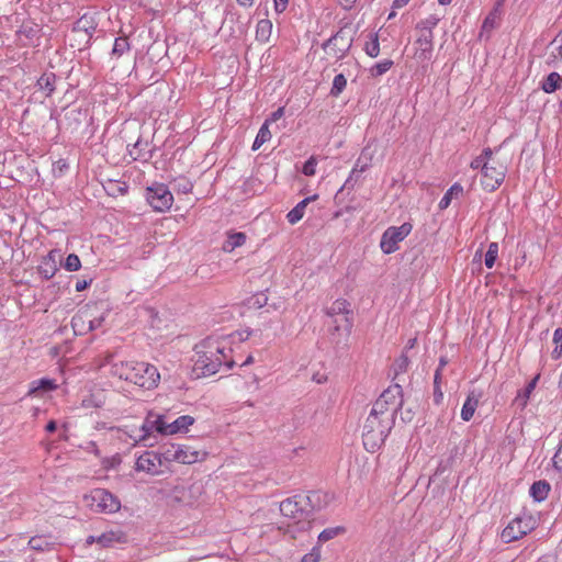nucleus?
Listing matches in <instances>:
<instances>
[{"label":"nucleus","instance_id":"f257e3e1","mask_svg":"<svg viewBox=\"0 0 562 562\" xmlns=\"http://www.w3.org/2000/svg\"><path fill=\"white\" fill-rule=\"evenodd\" d=\"M196 360L194 370L203 375H213L222 367L229 370L234 366L232 349L226 337H207L195 346Z\"/></svg>","mask_w":562,"mask_h":562},{"label":"nucleus","instance_id":"f03ea898","mask_svg":"<svg viewBox=\"0 0 562 562\" xmlns=\"http://www.w3.org/2000/svg\"><path fill=\"white\" fill-rule=\"evenodd\" d=\"M110 372L146 390L156 387L160 380L157 368L143 361H117L112 363Z\"/></svg>","mask_w":562,"mask_h":562},{"label":"nucleus","instance_id":"7ed1b4c3","mask_svg":"<svg viewBox=\"0 0 562 562\" xmlns=\"http://www.w3.org/2000/svg\"><path fill=\"white\" fill-rule=\"evenodd\" d=\"M394 423V419L369 414L362 431V440L366 450L369 452L379 450L387 438Z\"/></svg>","mask_w":562,"mask_h":562},{"label":"nucleus","instance_id":"20e7f679","mask_svg":"<svg viewBox=\"0 0 562 562\" xmlns=\"http://www.w3.org/2000/svg\"><path fill=\"white\" fill-rule=\"evenodd\" d=\"M403 405V390L398 384L387 387L374 402L369 414L395 420V415Z\"/></svg>","mask_w":562,"mask_h":562},{"label":"nucleus","instance_id":"39448f33","mask_svg":"<svg viewBox=\"0 0 562 562\" xmlns=\"http://www.w3.org/2000/svg\"><path fill=\"white\" fill-rule=\"evenodd\" d=\"M154 434L166 436V415L148 412L138 432L131 435V438L136 443H144V446L151 447L154 445V442H151V439L155 438Z\"/></svg>","mask_w":562,"mask_h":562},{"label":"nucleus","instance_id":"423d86ee","mask_svg":"<svg viewBox=\"0 0 562 562\" xmlns=\"http://www.w3.org/2000/svg\"><path fill=\"white\" fill-rule=\"evenodd\" d=\"M85 505L94 513L113 514L121 508L116 496L104 488H94L83 496Z\"/></svg>","mask_w":562,"mask_h":562},{"label":"nucleus","instance_id":"0eeeda50","mask_svg":"<svg viewBox=\"0 0 562 562\" xmlns=\"http://www.w3.org/2000/svg\"><path fill=\"white\" fill-rule=\"evenodd\" d=\"M352 36L345 29H340L335 35L323 43V49L336 60L342 59L352 46Z\"/></svg>","mask_w":562,"mask_h":562},{"label":"nucleus","instance_id":"6e6552de","mask_svg":"<svg viewBox=\"0 0 562 562\" xmlns=\"http://www.w3.org/2000/svg\"><path fill=\"white\" fill-rule=\"evenodd\" d=\"M146 200L157 212L168 211L173 203V195L164 183H154L147 188Z\"/></svg>","mask_w":562,"mask_h":562},{"label":"nucleus","instance_id":"1a4fd4ad","mask_svg":"<svg viewBox=\"0 0 562 562\" xmlns=\"http://www.w3.org/2000/svg\"><path fill=\"white\" fill-rule=\"evenodd\" d=\"M411 231L412 225L409 223L389 227L381 237V250L386 255L393 254L398 249V243L404 240L409 235Z\"/></svg>","mask_w":562,"mask_h":562},{"label":"nucleus","instance_id":"9d476101","mask_svg":"<svg viewBox=\"0 0 562 562\" xmlns=\"http://www.w3.org/2000/svg\"><path fill=\"white\" fill-rule=\"evenodd\" d=\"M326 325L331 340L337 345L345 344L352 328V318L350 315H338L327 318Z\"/></svg>","mask_w":562,"mask_h":562},{"label":"nucleus","instance_id":"9b49d317","mask_svg":"<svg viewBox=\"0 0 562 562\" xmlns=\"http://www.w3.org/2000/svg\"><path fill=\"white\" fill-rule=\"evenodd\" d=\"M535 527L532 517H517L513 519L503 530L502 538L505 542L518 540L530 532Z\"/></svg>","mask_w":562,"mask_h":562},{"label":"nucleus","instance_id":"f8f14e48","mask_svg":"<svg viewBox=\"0 0 562 562\" xmlns=\"http://www.w3.org/2000/svg\"><path fill=\"white\" fill-rule=\"evenodd\" d=\"M167 459H172L179 463L192 464L203 460L205 452L196 450L188 445H172L165 452Z\"/></svg>","mask_w":562,"mask_h":562},{"label":"nucleus","instance_id":"ddd939ff","mask_svg":"<svg viewBox=\"0 0 562 562\" xmlns=\"http://www.w3.org/2000/svg\"><path fill=\"white\" fill-rule=\"evenodd\" d=\"M505 175V166L497 162H488V170L482 175L481 183L486 191H494L503 183Z\"/></svg>","mask_w":562,"mask_h":562},{"label":"nucleus","instance_id":"4468645a","mask_svg":"<svg viewBox=\"0 0 562 562\" xmlns=\"http://www.w3.org/2000/svg\"><path fill=\"white\" fill-rule=\"evenodd\" d=\"M162 461L160 456L155 451H145L140 454L135 463L136 471L146 472L151 475L160 473Z\"/></svg>","mask_w":562,"mask_h":562},{"label":"nucleus","instance_id":"2eb2a0df","mask_svg":"<svg viewBox=\"0 0 562 562\" xmlns=\"http://www.w3.org/2000/svg\"><path fill=\"white\" fill-rule=\"evenodd\" d=\"M432 32H422L415 42L414 58L418 63H427L430 60L434 49Z\"/></svg>","mask_w":562,"mask_h":562},{"label":"nucleus","instance_id":"dca6fc26","mask_svg":"<svg viewBox=\"0 0 562 562\" xmlns=\"http://www.w3.org/2000/svg\"><path fill=\"white\" fill-rule=\"evenodd\" d=\"M61 260V252L58 249L50 250L47 256H45L40 266L38 272L40 274L46 279H52L56 272L58 271V262Z\"/></svg>","mask_w":562,"mask_h":562},{"label":"nucleus","instance_id":"f3484780","mask_svg":"<svg viewBox=\"0 0 562 562\" xmlns=\"http://www.w3.org/2000/svg\"><path fill=\"white\" fill-rule=\"evenodd\" d=\"M310 497L295 495L280 503V512L284 517L299 518L304 512V504Z\"/></svg>","mask_w":562,"mask_h":562},{"label":"nucleus","instance_id":"a211bd4d","mask_svg":"<svg viewBox=\"0 0 562 562\" xmlns=\"http://www.w3.org/2000/svg\"><path fill=\"white\" fill-rule=\"evenodd\" d=\"M195 419L190 415H182L170 422L166 416V436L184 434L194 424Z\"/></svg>","mask_w":562,"mask_h":562},{"label":"nucleus","instance_id":"6ab92c4d","mask_svg":"<svg viewBox=\"0 0 562 562\" xmlns=\"http://www.w3.org/2000/svg\"><path fill=\"white\" fill-rule=\"evenodd\" d=\"M59 544L56 537L52 535L34 536L29 540V547L38 552H48Z\"/></svg>","mask_w":562,"mask_h":562},{"label":"nucleus","instance_id":"aec40b11","mask_svg":"<svg viewBox=\"0 0 562 562\" xmlns=\"http://www.w3.org/2000/svg\"><path fill=\"white\" fill-rule=\"evenodd\" d=\"M126 535L121 529H110L98 536L97 543L100 548H111L115 544L125 543Z\"/></svg>","mask_w":562,"mask_h":562},{"label":"nucleus","instance_id":"412c9836","mask_svg":"<svg viewBox=\"0 0 562 562\" xmlns=\"http://www.w3.org/2000/svg\"><path fill=\"white\" fill-rule=\"evenodd\" d=\"M481 398H482L481 391L472 390L469 392V394L467 395V398L463 403V406L461 408L462 420H464V422L471 420V418L473 417V415L479 406Z\"/></svg>","mask_w":562,"mask_h":562},{"label":"nucleus","instance_id":"4be33fe9","mask_svg":"<svg viewBox=\"0 0 562 562\" xmlns=\"http://www.w3.org/2000/svg\"><path fill=\"white\" fill-rule=\"evenodd\" d=\"M57 383L54 379L42 378L34 380L30 383L29 395L41 397L45 393L52 392L57 389Z\"/></svg>","mask_w":562,"mask_h":562},{"label":"nucleus","instance_id":"5701e85b","mask_svg":"<svg viewBox=\"0 0 562 562\" xmlns=\"http://www.w3.org/2000/svg\"><path fill=\"white\" fill-rule=\"evenodd\" d=\"M97 25L94 16L86 13L75 22L72 30L76 33H83L87 38H91Z\"/></svg>","mask_w":562,"mask_h":562},{"label":"nucleus","instance_id":"b1692460","mask_svg":"<svg viewBox=\"0 0 562 562\" xmlns=\"http://www.w3.org/2000/svg\"><path fill=\"white\" fill-rule=\"evenodd\" d=\"M373 156L374 150H371L370 146L364 147L351 170L350 178L366 171L370 167Z\"/></svg>","mask_w":562,"mask_h":562},{"label":"nucleus","instance_id":"393cba45","mask_svg":"<svg viewBox=\"0 0 562 562\" xmlns=\"http://www.w3.org/2000/svg\"><path fill=\"white\" fill-rule=\"evenodd\" d=\"M317 198V195H313V196H308V198H305L303 199L302 201H300L288 214H286V218H288V222L292 225L296 224L297 222H300L303 216H304V213H305V209L307 206V204L315 200Z\"/></svg>","mask_w":562,"mask_h":562},{"label":"nucleus","instance_id":"a878e982","mask_svg":"<svg viewBox=\"0 0 562 562\" xmlns=\"http://www.w3.org/2000/svg\"><path fill=\"white\" fill-rule=\"evenodd\" d=\"M550 490V484L544 480H540L530 486L529 494L535 502L540 503L548 497Z\"/></svg>","mask_w":562,"mask_h":562},{"label":"nucleus","instance_id":"bb28decb","mask_svg":"<svg viewBox=\"0 0 562 562\" xmlns=\"http://www.w3.org/2000/svg\"><path fill=\"white\" fill-rule=\"evenodd\" d=\"M56 76L53 72L43 74L37 80V87L45 93V97H50L55 90Z\"/></svg>","mask_w":562,"mask_h":562},{"label":"nucleus","instance_id":"cd10ccee","mask_svg":"<svg viewBox=\"0 0 562 562\" xmlns=\"http://www.w3.org/2000/svg\"><path fill=\"white\" fill-rule=\"evenodd\" d=\"M349 303L344 299L336 300L329 307L326 308L325 313L327 318L338 317V315H350Z\"/></svg>","mask_w":562,"mask_h":562},{"label":"nucleus","instance_id":"c85d7f7f","mask_svg":"<svg viewBox=\"0 0 562 562\" xmlns=\"http://www.w3.org/2000/svg\"><path fill=\"white\" fill-rule=\"evenodd\" d=\"M540 379V374H537L527 385L526 387L520 391L516 398H515V402L517 403V405H519L520 407H526L529 398H530V395L531 393L533 392V390L536 389L537 386V383Z\"/></svg>","mask_w":562,"mask_h":562},{"label":"nucleus","instance_id":"c756f323","mask_svg":"<svg viewBox=\"0 0 562 562\" xmlns=\"http://www.w3.org/2000/svg\"><path fill=\"white\" fill-rule=\"evenodd\" d=\"M272 34V22L268 19L259 20L256 26V40L267 43Z\"/></svg>","mask_w":562,"mask_h":562},{"label":"nucleus","instance_id":"7c9ffc66","mask_svg":"<svg viewBox=\"0 0 562 562\" xmlns=\"http://www.w3.org/2000/svg\"><path fill=\"white\" fill-rule=\"evenodd\" d=\"M560 88H562V77L555 71L550 72L544 78V80L542 81V85H541V89L546 93H552Z\"/></svg>","mask_w":562,"mask_h":562},{"label":"nucleus","instance_id":"2f4dec72","mask_svg":"<svg viewBox=\"0 0 562 562\" xmlns=\"http://www.w3.org/2000/svg\"><path fill=\"white\" fill-rule=\"evenodd\" d=\"M71 326L77 335H83L90 331V329H88V311L76 314L71 319Z\"/></svg>","mask_w":562,"mask_h":562},{"label":"nucleus","instance_id":"473e14b6","mask_svg":"<svg viewBox=\"0 0 562 562\" xmlns=\"http://www.w3.org/2000/svg\"><path fill=\"white\" fill-rule=\"evenodd\" d=\"M245 241H246V235L244 233H233V234L228 235V237L224 241L222 248L225 252H232L237 247L243 246L245 244Z\"/></svg>","mask_w":562,"mask_h":562},{"label":"nucleus","instance_id":"72a5a7b5","mask_svg":"<svg viewBox=\"0 0 562 562\" xmlns=\"http://www.w3.org/2000/svg\"><path fill=\"white\" fill-rule=\"evenodd\" d=\"M497 25H498V13H497V9H495L492 12H490V14L484 19L482 27H481V32H480V37L482 38L484 35H486V37H488L490 33L494 29H496Z\"/></svg>","mask_w":562,"mask_h":562},{"label":"nucleus","instance_id":"f704fd0d","mask_svg":"<svg viewBox=\"0 0 562 562\" xmlns=\"http://www.w3.org/2000/svg\"><path fill=\"white\" fill-rule=\"evenodd\" d=\"M271 139V132L269 130V122L266 121L259 128L257 136L252 143L251 149L258 150L265 143Z\"/></svg>","mask_w":562,"mask_h":562},{"label":"nucleus","instance_id":"c9c22d12","mask_svg":"<svg viewBox=\"0 0 562 562\" xmlns=\"http://www.w3.org/2000/svg\"><path fill=\"white\" fill-rule=\"evenodd\" d=\"M462 192H463V188L459 183L452 184L448 189V191L445 193V195L441 198V200L439 202V209L440 210L447 209L451 203L452 196H458V195L462 194Z\"/></svg>","mask_w":562,"mask_h":562},{"label":"nucleus","instance_id":"e433bc0d","mask_svg":"<svg viewBox=\"0 0 562 562\" xmlns=\"http://www.w3.org/2000/svg\"><path fill=\"white\" fill-rule=\"evenodd\" d=\"M347 86V79L342 74H338L334 77L333 86L330 89V95L337 98Z\"/></svg>","mask_w":562,"mask_h":562},{"label":"nucleus","instance_id":"4c0bfd02","mask_svg":"<svg viewBox=\"0 0 562 562\" xmlns=\"http://www.w3.org/2000/svg\"><path fill=\"white\" fill-rule=\"evenodd\" d=\"M364 52L368 56L375 58L380 54V43L378 34H371V38L364 45Z\"/></svg>","mask_w":562,"mask_h":562},{"label":"nucleus","instance_id":"58836bf2","mask_svg":"<svg viewBox=\"0 0 562 562\" xmlns=\"http://www.w3.org/2000/svg\"><path fill=\"white\" fill-rule=\"evenodd\" d=\"M439 21H440V16H438L436 14H430L429 16L422 20L417 24V29H419L420 33L422 32H432V29L437 26Z\"/></svg>","mask_w":562,"mask_h":562},{"label":"nucleus","instance_id":"ea45409f","mask_svg":"<svg viewBox=\"0 0 562 562\" xmlns=\"http://www.w3.org/2000/svg\"><path fill=\"white\" fill-rule=\"evenodd\" d=\"M497 257H498V244L493 241L488 245L487 251L485 254L484 263H485L486 268H488V269L493 268Z\"/></svg>","mask_w":562,"mask_h":562},{"label":"nucleus","instance_id":"a19ab883","mask_svg":"<svg viewBox=\"0 0 562 562\" xmlns=\"http://www.w3.org/2000/svg\"><path fill=\"white\" fill-rule=\"evenodd\" d=\"M393 66V61L391 59H384L380 63H376L370 68V74L373 77H380L384 75L386 71L391 69Z\"/></svg>","mask_w":562,"mask_h":562},{"label":"nucleus","instance_id":"79ce46f5","mask_svg":"<svg viewBox=\"0 0 562 562\" xmlns=\"http://www.w3.org/2000/svg\"><path fill=\"white\" fill-rule=\"evenodd\" d=\"M81 267V262L79 257L76 254H70L67 256L66 261L64 263V268L67 271L74 272L78 271Z\"/></svg>","mask_w":562,"mask_h":562},{"label":"nucleus","instance_id":"37998d69","mask_svg":"<svg viewBox=\"0 0 562 562\" xmlns=\"http://www.w3.org/2000/svg\"><path fill=\"white\" fill-rule=\"evenodd\" d=\"M130 44L126 37H117L114 41L112 53L113 55L121 56L123 53L128 50Z\"/></svg>","mask_w":562,"mask_h":562},{"label":"nucleus","instance_id":"c03bdc74","mask_svg":"<svg viewBox=\"0 0 562 562\" xmlns=\"http://www.w3.org/2000/svg\"><path fill=\"white\" fill-rule=\"evenodd\" d=\"M344 531V528L342 527H333V528H326L324 529L319 536H318V540L322 541V542H326L333 538H335L336 536H338L339 533H341Z\"/></svg>","mask_w":562,"mask_h":562},{"label":"nucleus","instance_id":"a18cd8bd","mask_svg":"<svg viewBox=\"0 0 562 562\" xmlns=\"http://www.w3.org/2000/svg\"><path fill=\"white\" fill-rule=\"evenodd\" d=\"M553 341L555 344V348L552 352L553 358H559L562 356V328H557L553 334Z\"/></svg>","mask_w":562,"mask_h":562},{"label":"nucleus","instance_id":"49530a36","mask_svg":"<svg viewBox=\"0 0 562 562\" xmlns=\"http://www.w3.org/2000/svg\"><path fill=\"white\" fill-rule=\"evenodd\" d=\"M317 161L314 157H310L303 165L302 172L305 176H314L316 172Z\"/></svg>","mask_w":562,"mask_h":562},{"label":"nucleus","instance_id":"de8ad7c7","mask_svg":"<svg viewBox=\"0 0 562 562\" xmlns=\"http://www.w3.org/2000/svg\"><path fill=\"white\" fill-rule=\"evenodd\" d=\"M105 317L104 315L92 317V315L88 312V329L90 331L95 330L100 328L104 322Z\"/></svg>","mask_w":562,"mask_h":562},{"label":"nucleus","instance_id":"09e8293b","mask_svg":"<svg viewBox=\"0 0 562 562\" xmlns=\"http://www.w3.org/2000/svg\"><path fill=\"white\" fill-rule=\"evenodd\" d=\"M470 167L474 170L480 169L483 175L488 170V161H485L481 156H477L471 161Z\"/></svg>","mask_w":562,"mask_h":562},{"label":"nucleus","instance_id":"8fccbe9b","mask_svg":"<svg viewBox=\"0 0 562 562\" xmlns=\"http://www.w3.org/2000/svg\"><path fill=\"white\" fill-rule=\"evenodd\" d=\"M321 559L319 548H313L311 552L306 553L302 558V562H318Z\"/></svg>","mask_w":562,"mask_h":562},{"label":"nucleus","instance_id":"3c124183","mask_svg":"<svg viewBox=\"0 0 562 562\" xmlns=\"http://www.w3.org/2000/svg\"><path fill=\"white\" fill-rule=\"evenodd\" d=\"M408 363H409L408 357L405 355H402L395 363L396 373L405 372L408 368Z\"/></svg>","mask_w":562,"mask_h":562},{"label":"nucleus","instance_id":"603ef678","mask_svg":"<svg viewBox=\"0 0 562 562\" xmlns=\"http://www.w3.org/2000/svg\"><path fill=\"white\" fill-rule=\"evenodd\" d=\"M142 145H147L146 143L143 144L142 140H137L133 147L128 150L130 151V155L133 157L134 160H140V159H144L146 160L147 158L144 157L143 155H140V153L137 151L138 147L142 146Z\"/></svg>","mask_w":562,"mask_h":562},{"label":"nucleus","instance_id":"864d4df0","mask_svg":"<svg viewBox=\"0 0 562 562\" xmlns=\"http://www.w3.org/2000/svg\"><path fill=\"white\" fill-rule=\"evenodd\" d=\"M81 405H82V407H86V408L100 407L102 405V402L100 400H95L93 395H90L82 400Z\"/></svg>","mask_w":562,"mask_h":562},{"label":"nucleus","instance_id":"5fc2aeb1","mask_svg":"<svg viewBox=\"0 0 562 562\" xmlns=\"http://www.w3.org/2000/svg\"><path fill=\"white\" fill-rule=\"evenodd\" d=\"M553 467L559 470V471H562V440H561V443L555 452V454L553 456Z\"/></svg>","mask_w":562,"mask_h":562},{"label":"nucleus","instance_id":"6e6d98bb","mask_svg":"<svg viewBox=\"0 0 562 562\" xmlns=\"http://www.w3.org/2000/svg\"><path fill=\"white\" fill-rule=\"evenodd\" d=\"M274 10L277 13H282L286 10L289 0H273Z\"/></svg>","mask_w":562,"mask_h":562},{"label":"nucleus","instance_id":"4d7b16f0","mask_svg":"<svg viewBox=\"0 0 562 562\" xmlns=\"http://www.w3.org/2000/svg\"><path fill=\"white\" fill-rule=\"evenodd\" d=\"M284 114V109L283 108H279L278 110H276L274 112H272L270 119L268 120V122H276L278 120H280Z\"/></svg>","mask_w":562,"mask_h":562},{"label":"nucleus","instance_id":"13d9d810","mask_svg":"<svg viewBox=\"0 0 562 562\" xmlns=\"http://www.w3.org/2000/svg\"><path fill=\"white\" fill-rule=\"evenodd\" d=\"M267 303V297L263 294H259L254 299L252 305L262 307Z\"/></svg>","mask_w":562,"mask_h":562},{"label":"nucleus","instance_id":"bf43d9fd","mask_svg":"<svg viewBox=\"0 0 562 562\" xmlns=\"http://www.w3.org/2000/svg\"><path fill=\"white\" fill-rule=\"evenodd\" d=\"M485 161L488 162H495L493 160V150L491 148L483 149L482 154L480 155Z\"/></svg>","mask_w":562,"mask_h":562},{"label":"nucleus","instance_id":"052dcab7","mask_svg":"<svg viewBox=\"0 0 562 562\" xmlns=\"http://www.w3.org/2000/svg\"><path fill=\"white\" fill-rule=\"evenodd\" d=\"M90 283H91V280L90 281H87V280L77 281L76 291L81 292V291L86 290L90 285Z\"/></svg>","mask_w":562,"mask_h":562},{"label":"nucleus","instance_id":"680f3d73","mask_svg":"<svg viewBox=\"0 0 562 562\" xmlns=\"http://www.w3.org/2000/svg\"><path fill=\"white\" fill-rule=\"evenodd\" d=\"M357 0H338L340 7L345 10H350Z\"/></svg>","mask_w":562,"mask_h":562},{"label":"nucleus","instance_id":"e2e57ef3","mask_svg":"<svg viewBox=\"0 0 562 562\" xmlns=\"http://www.w3.org/2000/svg\"><path fill=\"white\" fill-rule=\"evenodd\" d=\"M192 183L189 181H184L183 183L179 184V190L183 193H188L192 190Z\"/></svg>","mask_w":562,"mask_h":562},{"label":"nucleus","instance_id":"0e129e2a","mask_svg":"<svg viewBox=\"0 0 562 562\" xmlns=\"http://www.w3.org/2000/svg\"><path fill=\"white\" fill-rule=\"evenodd\" d=\"M440 380H441V370L437 369L435 372V376H434V383H435L436 391L439 389Z\"/></svg>","mask_w":562,"mask_h":562},{"label":"nucleus","instance_id":"69168bd1","mask_svg":"<svg viewBox=\"0 0 562 562\" xmlns=\"http://www.w3.org/2000/svg\"><path fill=\"white\" fill-rule=\"evenodd\" d=\"M409 2V0H394L393 1V9H401L403 7H405L407 3Z\"/></svg>","mask_w":562,"mask_h":562},{"label":"nucleus","instance_id":"338daca9","mask_svg":"<svg viewBox=\"0 0 562 562\" xmlns=\"http://www.w3.org/2000/svg\"><path fill=\"white\" fill-rule=\"evenodd\" d=\"M56 428H57V424H56V422H55V420H50V422H48V424H47V425H46V427H45L46 431H48V432H53V431H55V430H56Z\"/></svg>","mask_w":562,"mask_h":562},{"label":"nucleus","instance_id":"774afa93","mask_svg":"<svg viewBox=\"0 0 562 562\" xmlns=\"http://www.w3.org/2000/svg\"><path fill=\"white\" fill-rule=\"evenodd\" d=\"M536 562H555V559L552 555H542Z\"/></svg>","mask_w":562,"mask_h":562}]
</instances>
